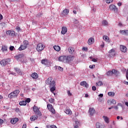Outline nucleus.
<instances>
[{"label": "nucleus", "mask_w": 128, "mask_h": 128, "mask_svg": "<svg viewBox=\"0 0 128 128\" xmlns=\"http://www.w3.org/2000/svg\"><path fill=\"white\" fill-rule=\"evenodd\" d=\"M46 84H48L51 92H54L56 90V82L52 80V77H49L48 80L46 81Z\"/></svg>", "instance_id": "nucleus-1"}, {"label": "nucleus", "mask_w": 128, "mask_h": 128, "mask_svg": "<svg viewBox=\"0 0 128 128\" xmlns=\"http://www.w3.org/2000/svg\"><path fill=\"white\" fill-rule=\"evenodd\" d=\"M58 60L59 62H62L66 64L70 62H72V60H74V56L72 55L60 56L58 57Z\"/></svg>", "instance_id": "nucleus-2"}, {"label": "nucleus", "mask_w": 128, "mask_h": 128, "mask_svg": "<svg viewBox=\"0 0 128 128\" xmlns=\"http://www.w3.org/2000/svg\"><path fill=\"white\" fill-rule=\"evenodd\" d=\"M18 94H20V90H17L11 92L10 94L8 96L10 98H18Z\"/></svg>", "instance_id": "nucleus-3"}, {"label": "nucleus", "mask_w": 128, "mask_h": 128, "mask_svg": "<svg viewBox=\"0 0 128 128\" xmlns=\"http://www.w3.org/2000/svg\"><path fill=\"white\" fill-rule=\"evenodd\" d=\"M33 110L36 116H42V112H40V109L38 108V106H34L33 107Z\"/></svg>", "instance_id": "nucleus-4"}, {"label": "nucleus", "mask_w": 128, "mask_h": 128, "mask_svg": "<svg viewBox=\"0 0 128 128\" xmlns=\"http://www.w3.org/2000/svg\"><path fill=\"white\" fill-rule=\"evenodd\" d=\"M47 108L48 110H50V112H52L54 114H56V110H54V106H52V104H48L47 105Z\"/></svg>", "instance_id": "nucleus-5"}, {"label": "nucleus", "mask_w": 128, "mask_h": 128, "mask_svg": "<svg viewBox=\"0 0 128 128\" xmlns=\"http://www.w3.org/2000/svg\"><path fill=\"white\" fill-rule=\"evenodd\" d=\"M10 62V61L9 59L2 60L0 62V64L3 66H6V64H8Z\"/></svg>", "instance_id": "nucleus-6"}, {"label": "nucleus", "mask_w": 128, "mask_h": 128, "mask_svg": "<svg viewBox=\"0 0 128 128\" xmlns=\"http://www.w3.org/2000/svg\"><path fill=\"white\" fill-rule=\"evenodd\" d=\"M41 63L42 64H44V66H50V61L46 59H43L41 60Z\"/></svg>", "instance_id": "nucleus-7"}, {"label": "nucleus", "mask_w": 128, "mask_h": 128, "mask_svg": "<svg viewBox=\"0 0 128 128\" xmlns=\"http://www.w3.org/2000/svg\"><path fill=\"white\" fill-rule=\"evenodd\" d=\"M44 48V44L42 43L38 44L36 46V50L38 52H42Z\"/></svg>", "instance_id": "nucleus-8"}, {"label": "nucleus", "mask_w": 128, "mask_h": 128, "mask_svg": "<svg viewBox=\"0 0 128 128\" xmlns=\"http://www.w3.org/2000/svg\"><path fill=\"white\" fill-rule=\"evenodd\" d=\"M109 8L110 10H112L114 12H118V8L116 6L112 4L110 6Z\"/></svg>", "instance_id": "nucleus-9"}, {"label": "nucleus", "mask_w": 128, "mask_h": 128, "mask_svg": "<svg viewBox=\"0 0 128 128\" xmlns=\"http://www.w3.org/2000/svg\"><path fill=\"white\" fill-rule=\"evenodd\" d=\"M6 34H7L8 36H16V32L14 31L8 30L6 32Z\"/></svg>", "instance_id": "nucleus-10"}, {"label": "nucleus", "mask_w": 128, "mask_h": 128, "mask_svg": "<svg viewBox=\"0 0 128 128\" xmlns=\"http://www.w3.org/2000/svg\"><path fill=\"white\" fill-rule=\"evenodd\" d=\"M96 128H106V126L104 124L96 122Z\"/></svg>", "instance_id": "nucleus-11"}, {"label": "nucleus", "mask_w": 128, "mask_h": 128, "mask_svg": "<svg viewBox=\"0 0 128 128\" xmlns=\"http://www.w3.org/2000/svg\"><path fill=\"white\" fill-rule=\"evenodd\" d=\"M68 32V28L64 26L62 28L61 34H66Z\"/></svg>", "instance_id": "nucleus-12"}, {"label": "nucleus", "mask_w": 128, "mask_h": 128, "mask_svg": "<svg viewBox=\"0 0 128 128\" xmlns=\"http://www.w3.org/2000/svg\"><path fill=\"white\" fill-rule=\"evenodd\" d=\"M24 58V54H19L15 56V58L16 60H20V58Z\"/></svg>", "instance_id": "nucleus-13"}, {"label": "nucleus", "mask_w": 128, "mask_h": 128, "mask_svg": "<svg viewBox=\"0 0 128 128\" xmlns=\"http://www.w3.org/2000/svg\"><path fill=\"white\" fill-rule=\"evenodd\" d=\"M68 12H70V10L68 9L64 10L62 13V16H68Z\"/></svg>", "instance_id": "nucleus-14"}, {"label": "nucleus", "mask_w": 128, "mask_h": 128, "mask_svg": "<svg viewBox=\"0 0 128 128\" xmlns=\"http://www.w3.org/2000/svg\"><path fill=\"white\" fill-rule=\"evenodd\" d=\"M14 70L17 72V74H18V76H22V74H24V73L22 72V70L18 68H14Z\"/></svg>", "instance_id": "nucleus-15"}, {"label": "nucleus", "mask_w": 128, "mask_h": 128, "mask_svg": "<svg viewBox=\"0 0 128 128\" xmlns=\"http://www.w3.org/2000/svg\"><path fill=\"white\" fill-rule=\"evenodd\" d=\"M80 85L82 86H84V88H88V83H86V81L80 82Z\"/></svg>", "instance_id": "nucleus-16"}, {"label": "nucleus", "mask_w": 128, "mask_h": 128, "mask_svg": "<svg viewBox=\"0 0 128 128\" xmlns=\"http://www.w3.org/2000/svg\"><path fill=\"white\" fill-rule=\"evenodd\" d=\"M89 114L90 116H94V114H96V110L94 108H90L89 110Z\"/></svg>", "instance_id": "nucleus-17"}, {"label": "nucleus", "mask_w": 128, "mask_h": 128, "mask_svg": "<svg viewBox=\"0 0 128 128\" xmlns=\"http://www.w3.org/2000/svg\"><path fill=\"white\" fill-rule=\"evenodd\" d=\"M18 122V118H14L10 120V122L12 124H16V122Z\"/></svg>", "instance_id": "nucleus-18"}, {"label": "nucleus", "mask_w": 128, "mask_h": 128, "mask_svg": "<svg viewBox=\"0 0 128 128\" xmlns=\"http://www.w3.org/2000/svg\"><path fill=\"white\" fill-rule=\"evenodd\" d=\"M108 53L110 54V56H114L116 54V51L114 49H111L109 50Z\"/></svg>", "instance_id": "nucleus-19"}, {"label": "nucleus", "mask_w": 128, "mask_h": 128, "mask_svg": "<svg viewBox=\"0 0 128 128\" xmlns=\"http://www.w3.org/2000/svg\"><path fill=\"white\" fill-rule=\"evenodd\" d=\"M38 115L32 116L30 118V120L32 122H34V120H38Z\"/></svg>", "instance_id": "nucleus-20"}, {"label": "nucleus", "mask_w": 128, "mask_h": 128, "mask_svg": "<svg viewBox=\"0 0 128 128\" xmlns=\"http://www.w3.org/2000/svg\"><path fill=\"white\" fill-rule=\"evenodd\" d=\"M120 50L122 52H126V47L124 46H120Z\"/></svg>", "instance_id": "nucleus-21"}, {"label": "nucleus", "mask_w": 128, "mask_h": 128, "mask_svg": "<svg viewBox=\"0 0 128 128\" xmlns=\"http://www.w3.org/2000/svg\"><path fill=\"white\" fill-rule=\"evenodd\" d=\"M64 112H66V114L70 115V114H72V110H70V109L68 108H66V110H65Z\"/></svg>", "instance_id": "nucleus-22"}, {"label": "nucleus", "mask_w": 128, "mask_h": 128, "mask_svg": "<svg viewBox=\"0 0 128 128\" xmlns=\"http://www.w3.org/2000/svg\"><path fill=\"white\" fill-rule=\"evenodd\" d=\"M114 70H112V71H108L106 72V76H112V74H114Z\"/></svg>", "instance_id": "nucleus-23"}, {"label": "nucleus", "mask_w": 128, "mask_h": 128, "mask_svg": "<svg viewBox=\"0 0 128 128\" xmlns=\"http://www.w3.org/2000/svg\"><path fill=\"white\" fill-rule=\"evenodd\" d=\"M31 76L32 78H34L36 80V79L38 78V74L37 73L34 72V73L32 74L31 75Z\"/></svg>", "instance_id": "nucleus-24"}, {"label": "nucleus", "mask_w": 128, "mask_h": 128, "mask_svg": "<svg viewBox=\"0 0 128 128\" xmlns=\"http://www.w3.org/2000/svg\"><path fill=\"white\" fill-rule=\"evenodd\" d=\"M94 42V39L92 38H90L88 40V44H90V45L92 44V42Z\"/></svg>", "instance_id": "nucleus-25"}, {"label": "nucleus", "mask_w": 128, "mask_h": 128, "mask_svg": "<svg viewBox=\"0 0 128 128\" xmlns=\"http://www.w3.org/2000/svg\"><path fill=\"white\" fill-rule=\"evenodd\" d=\"M102 38L103 40H105V42H110V39L108 38V36H104Z\"/></svg>", "instance_id": "nucleus-26"}, {"label": "nucleus", "mask_w": 128, "mask_h": 128, "mask_svg": "<svg viewBox=\"0 0 128 128\" xmlns=\"http://www.w3.org/2000/svg\"><path fill=\"white\" fill-rule=\"evenodd\" d=\"M26 46H24L23 44L22 45H21L18 48L19 50H26Z\"/></svg>", "instance_id": "nucleus-27"}, {"label": "nucleus", "mask_w": 128, "mask_h": 128, "mask_svg": "<svg viewBox=\"0 0 128 128\" xmlns=\"http://www.w3.org/2000/svg\"><path fill=\"white\" fill-rule=\"evenodd\" d=\"M54 48L56 52H60V46H54Z\"/></svg>", "instance_id": "nucleus-28"}, {"label": "nucleus", "mask_w": 128, "mask_h": 128, "mask_svg": "<svg viewBox=\"0 0 128 128\" xmlns=\"http://www.w3.org/2000/svg\"><path fill=\"white\" fill-rule=\"evenodd\" d=\"M23 44L26 46V48H28V46L30 44V42H28V40H25L23 42Z\"/></svg>", "instance_id": "nucleus-29"}, {"label": "nucleus", "mask_w": 128, "mask_h": 128, "mask_svg": "<svg viewBox=\"0 0 128 128\" xmlns=\"http://www.w3.org/2000/svg\"><path fill=\"white\" fill-rule=\"evenodd\" d=\"M19 104L20 106H26V102L24 100H22L20 102Z\"/></svg>", "instance_id": "nucleus-30"}, {"label": "nucleus", "mask_w": 128, "mask_h": 128, "mask_svg": "<svg viewBox=\"0 0 128 128\" xmlns=\"http://www.w3.org/2000/svg\"><path fill=\"white\" fill-rule=\"evenodd\" d=\"M114 74H115V76H120V72L117 71L116 70H114V72H113Z\"/></svg>", "instance_id": "nucleus-31"}, {"label": "nucleus", "mask_w": 128, "mask_h": 128, "mask_svg": "<svg viewBox=\"0 0 128 128\" xmlns=\"http://www.w3.org/2000/svg\"><path fill=\"white\" fill-rule=\"evenodd\" d=\"M102 84H103L102 82V81H99L96 83V86H102Z\"/></svg>", "instance_id": "nucleus-32"}, {"label": "nucleus", "mask_w": 128, "mask_h": 128, "mask_svg": "<svg viewBox=\"0 0 128 128\" xmlns=\"http://www.w3.org/2000/svg\"><path fill=\"white\" fill-rule=\"evenodd\" d=\"M46 128H58L56 125H47L46 126Z\"/></svg>", "instance_id": "nucleus-33"}, {"label": "nucleus", "mask_w": 128, "mask_h": 128, "mask_svg": "<svg viewBox=\"0 0 128 128\" xmlns=\"http://www.w3.org/2000/svg\"><path fill=\"white\" fill-rule=\"evenodd\" d=\"M2 50L3 52H6V50H8V46H2Z\"/></svg>", "instance_id": "nucleus-34"}, {"label": "nucleus", "mask_w": 128, "mask_h": 128, "mask_svg": "<svg viewBox=\"0 0 128 128\" xmlns=\"http://www.w3.org/2000/svg\"><path fill=\"white\" fill-rule=\"evenodd\" d=\"M102 26H108V21H106V20H104L102 22Z\"/></svg>", "instance_id": "nucleus-35"}, {"label": "nucleus", "mask_w": 128, "mask_h": 128, "mask_svg": "<svg viewBox=\"0 0 128 128\" xmlns=\"http://www.w3.org/2000/svg\"><path fill=\"white\" fill-rule=\"evenodd\" d=\"M104 120V122H106V124H108V118L107 116H102Z\"/></svg>", "instance_id": "nucleus-36"}, {"label": "nucleus", "mask_w": 128, "mask_h": 128, "mask_svg": "<svg viewBox=\"0 0 128 128\" xmlns=\"http://www.w3.org/2000/svg\"><path fill=\"white\" fill-rule=\"evenodd\" d=\"M68 52L70 54H72V52H74V48H68Z\"/></svg>", "instance_id": "nucleus-37"}, {"label": "nucleus", "mask_w": 128, "mask_h": 128, "mask_svg": "<svg viewBox=\"0 0 128 128\" xmlns=\"http://www.w3.org/2000/svg\"><path fill=\"white\" fill-rule=\"evenodd\" d=\"M56 69L60 70V72H62L64 70V68H62L60 66H56Z\"/></svg>", "instance_id": "nucleus-38"}, {"label": "nucleus", "mask_w": 128, "mask_h": 128, "mask_svg": "<svg viewBox=\"0 0 128 128\" xmlns=\"http://www.w3.org/2000/svg\"><path fill=\"white\" fill-rule=\"evenodd\" d=\"M48 102L50 104H52V103L54 102V99L51 98L49 99Z\"/></svg>", "instance_id": "nucleus-39"}, {"label": "nucleus", "mask_w": 128, "mask_h": 128, "mask_svg": "<svg viewBox=\"0 0 128 128\" xmlns=\"http://www.w3.org/2000/svg\"><path fill=\"white\" fill-rule=\"evenodd\" d=\"M108 96H114V92H108Z\"/></svg>", "instance_id": "nucleus-40"}, {"label": "nucleus", "mask_w": 128, "mask_h": 128, "mask_svg": "<svg viewBox=\"0 0 128 128\" xmlns=\"http://www.w3.org/2000/svg\"><path fill=\"white\" fill-rule=\"evenodd\" d=\"M120 32L121 34H126V30H120Z\"/></svg>", "instance_id": "nucleus-41"}, {"label": "nucleus", "mask_w": 128, "mask_h": 128, "mask_svg": "<svg viewBox=\"0 0 128 128\" xmlns=\"http://www.w3.org/2000/svg\"><path fill=\"white\" fill-rule=\"evenodd\" d=\"M112 103L113 104H116V100L112 99Z\"/></svg>", "instance_id": "nucleus-42"}, {"label": "nucleus", "mask_w": 128, "mask_h": 128, "mask_svg": "<svg viewBox=\"0 0 128 128\" xmlns=\"http://www.w3.org/2000/svg\"><path fill=\"white\" fill-rule=\"evenodd\" d=\"M16 30H17L18 32H22V29L20 26H17L16 28Z\"/></svg>", "instance_id": "nucleus-43"}, {"label": "nucleus", "mask_w": 128, "mask_h": 128, "mask_svg": "<svg viewBox=\"0 0 128 128\" xmlns=\"http://www.w3.org/2000/svg\"><path fill=\"white\" fill-rule=\"evenodd\" d=\"M114 0H106V4H110V2H112Z\"/></svg>", "instance_id": "nucleus-44"}, {"label": "nucleus", "mask_w": 128, "mask_h": 128, "mask_svg": "<svg viewBox=\"0 0 128 128\" xmlns=\"http://www.w3.org/2000/svg\"><path fill=\"white\" fill-rule=\"evenodd\" d=\"M89 68H92V70L93 68H96V66L94 65V64H93V65H90V66H89Z\"/></svg>", "instance_id": "nucleus-45"}, {"label": "nucleus", "mask_w": 128, "mask_h": 128, "mask_svg": "<svg viewBox=\"0 0 128 128\" xmlns=\"http://www.w3.org/2000/svg\"><path fill=\"white\" fill-rule=\"evenodd\" d=\"M67 92L69 96H72V93H70V90H68Z\"/></svg>", "instance_id": "nucleus-46"}, {"label": "nucleus", "mask_w": 128, "mask_h": 128, "mask_svg": "<svg viewBox=\"0 0 128 128\" xmlns=\"http://www.w3.org/2000/svg\"><path fill=\"white\" fill-rule=\"evenodd\" d=\"M74 22L75 24H78V20L76 19H74Z\"/></svg>", "instance_id": "nucleus-47"}, {"label": "nucleus", "mask_w": 128, "mask_h": 128, "mask_svg": "<svg viewBox=\"0 0 128 128\" xmlns=\"http://www.w3.org/2000/svg\"><path fill=\"white\" fill-rule=\"evenodd\" d=\"M25 102H26V103L30 102V98H28Z\"/></svg>", "instance_id": "nucleus-48"}, {"label": "nucleus", "mask_w": 128, "mask_h": 128, "mask_svg": "<svg viewBox=\"0 0 128 128\" xmlns=\"http://www.w3.org/2000/svg\"><path fill=\"white\" fill-rule=\"evenodd\" d=\"M14 46H10V50H14Z\"/></svg>", "instance_id": "nucleus-49"}, {"label": "nucleus", "mask_w": 128, "mask_h": 128, "mask_svg": "<svg viewBox=\"0 0 128 128\" xmlns=\"http://www.w3.org/2000/svg\"><path fill=\"white\" fill-rule=\"evenodd\" d=\"M92 90H96V86H92Z\"/></svg>", "instance_id": "nucleus-50"}, {"label": "nucleus", "mask_w": 128, "mask_h": 128, "mask_svg": "<svg viewBox=\"0 0 128 128\" xmlns=\"http://www.w3.org/2000/svg\"><path fill=\"white\" fill-rule=\"evenodd\" d=\"M108 104H112V99L111 100H108Z\"/></svg>", "instance_id": "nucleus-51"}, {"label": "nucleus", "mask_w": 128, "mask_h": 128, "mask_svg": "<svg viewBox=\"0 0 128 128\" xmlns=\"http://www.w3.org/2000/svg\"><path fill=\"white\" fill-rule=\"evenodd\" d=\"M82 50H84L85 52H86L88 50V48L84 47L82 48Z\"/></svg>", "instance_id": "nucleus-52"}, {"label": "nucleus", "mask_w": 128, "mask_h": 128, "mask_svg": "<svg viewBox=\"0 0 128 128\" xmlns=\"http://www.w3.org/2000/svg\"><path fill=\"white\" fill-rule=\"evenodd\" d=\"M4 124V120L0 119V126H2Z\"/></svg>", "instance_id": "nucleus-53"}, {"label": "nucleus", "mask_w": 128, "mask_h": 128, "mask_svg": "<svg viewBox=\"0 0 128 128\" xmlns=\"http://www.w3.org/2000/svg\"><path fill=\"white\" fill-rule=\"evenodd\" d=\"M126 80H128V70H127L126 72Z\"/></svg>", "instance_id": "nucleus-54"}, {"label": "nucleus", "mask_w": 128, "mask_h": 128, "mask_svg": "<svg viewBox=\"0 0 128 128\" xmlns=\"http://www.w3.org/2000/svg\"><path fill=\"white\" fill-rule=\"evenodd\" d=\"M92 62H98V60H96V58H92Z\"/></svg>", "instance_id": "nucleus-55"}, {"label": "nucleus", "mask_w": 128, "mask_h": 128, "mask_svg": "<svg viewBox=\"0 0 128 128\" xmlns=\"http://www.w3.org/2000/svg\"><path fill=\"white\" fill-rule=\"evenodd\" d=\"M114 110H118V106H115L114 108Z\"/></svg>", "instance_id": "nucleus-56"}, {"label": "nucleus", "mask_w": 128, "mask_h": 128, "mask_svg": "<svg viewBox=\"0 0 128 128\" xmlns=\"http://www.w3.org/2000/svg\"><path fill=\"white\" fill-rule=\"evenodd\" d=\"M22 128H26V124H23Z\"/></svg>", "instance_id": "nucleus-57"}, {"label": "nucleus", "mask_w": 128, "mask_h": 128, "mask_svg": "<svg viewBox=\"0 0 128 128\" xmlns=\"http://www.w3.org/2000/svg\"><path fill=\"white\" fill-rule=\"evenodd\" d=\"M108 128H114V126L110 124L108 126Z\"/></svg>", "instance_id": "nucleus-58"}, {"label": "nucleus", "mask_w": 128, "mask_h": 128, "mask_svg": "<svg viewBox=\"0 0 128 128\" xmlns=\"http://www.w3.org/2000/svg\"><path fill=\"white\" fill-rule=\"evenodd\" d=\"M125 34L128 36V30H126Z\"/></svg>", "instance_id": "nucleus-59"}, {"label": "nucleus", "mask_w": 128, "mask_h": 128, "mask_svg": "<svg viewBox=\"0 0 128 128\" xmlns=\"http://www.w3.org/2000/svg\"><path fill=\"white\" fill-rule=\"evenodd\" d=\"M122 4L120 2L118 3V6H122Z\"/></svg>", "instance_id": "nucleus-60"}, {"label": "nucleus", "mask_w": 128, "mask_h": 128, "mask_svg": "<svg viewBox=\"0 0 128 128\" xmlns=\"http://www.w3.org/2000/svg\"><path fill=\"white\" fill-rule=\"evenodd\" d=\"M2 14H0V20H2Z\"/></svg>", "instance_id": "nucleus-61"}, {"label": "nucleus", "mask_w": 128, "mask_h": 128, "mask_svg": "<svg viewBox=\"0 0 128 128\" xmlns=\"http://www.w3.org/2000/svg\"><path fill=\"white\" fill-rule=\"evenodd\" d=\"M118 106H122V104H120V103H118Z\"/></svg>", "instance_id": "nucleus-62"}, {"label": "nucleus", "mask_w": 128, "mask_h": 128, "mask_svg": "<svg viewBox=\"0 0 128 128\" xmlns=\"http://www.w3.org/2000/svg\"><path fill=\"white\" fill-rule=\"evenodd\" d=\"M124 84H126L127 86H128V82L126 81H124Z\"/></svg>", "instance_id": "nucleus-63"}, {"label": "nucleus", "mask_w": 128, "mask_h": 128, "mask_svg": "<svg viewBox=\"0 0 128 128\" xmlns=\"http://www.w3.org/2000/svg\"><path fill=\"white\" fill-rule=\"evenodd\" d=\"M36 24V21H33L32 24Z\"/></svg>", "instance_id": "nucleus-64"}]
</instances>
